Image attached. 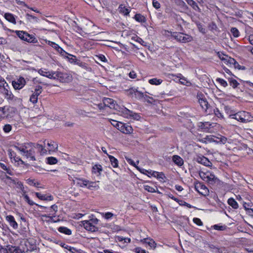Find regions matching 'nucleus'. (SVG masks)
Wrapping results in <instances>:
<instances>
[{"mask_svg": "<svg viewBox=\"0 0 253 253\" xmlns=\"http://www.w3.org/2000/svg\"><path fill=\"white\" fill-rule=\"evenodd\" d=\"M42 144L33 143H24L20 146H14V148L21 152V155L30 161H36L35 149H37L41 155L46 154L47 150Z\"/></svg>", "mask_w": 253, "mask_h": 253, "instance_id": "1", "label": "nucleus"}, {"mask_svg": "<svg viewBox=\"0 0 253 253\" xmlns=\"http://www.w3.org/2000/svg\"><path fill=\"white\" fill-rule=\"evenodd\" d=\"M6 178L9 180H10L11 183L15 184L16 185V187L18 189H19L21 190L22 192V196L24 197L25 200L28 203V204L30 206H33V205H36L37 206L40 207L41 208H44L43 206L39 205L35 202H34L33 201L30 200L29 197L26 194V191L24 190V188L23 183L18 180V179H12L11 177L9 176H6Z\"/></svg>", "mask_w": 253, "mask_h": 253, "instance_id": "2", "label": "nucleus"}, {"mask_svg": "<svg viewBox=\"0 0 253 253\" xmlns=\"http://www.w3.org/2000/svg\"><path fill=\"white\" fill-rule=\"evenodd\" d=\"M98 222L99 220L92 215L91 217H89V219L82 221L81 222L86 230L94 232L98 230V227H97Z\"/></svg>", "mask_w": 253, "mask_h": 253, "instance_id": "3", "label": "nucleus"}, {"mask_svg": "<svg viewBox=\"0 0 253 253\" xmlns=\"http://www.w3.org/2000/svg\"><path fill=\"white\" fill-rule=\"evenodd\" d=\"M229 117L243 123L253 120V116L250 113L246 111H240L235 114H230Z\"/></svg>", "mask_w": 253, "mask_h": 253, "instance_id": "4", "label": "nucleus"}, {"mask_svg": "<svg viewBox=\"0 0 253 253\" xmlns=\"http://www.w3.org/2000/svg\"><path fill=\"white\" fill-rule=\"evenodd\" d=\"M171 36L177 42L187 43L193 41V37L188 34L180 32H171Z\"/></svg>", "mask_w": 253, "mask_h": 253, "instance_id": "5", "label": "nucleus"}, {"mask_svg": "<svg viewBox=\"0 0 253 253\" xmlns=\"http://www.w3.org/2000/svg\"><path fill=\"white\" fill-rule=\"evenodd\" d=\"M119 111L122 116L127 119L138 121L141 118L139 114L133 112L125 107L120 108Z\"/></svg>", "mask_w": 253, "mask_h": 253, "instance_id": "6", "label": "nucleus"}, {"mask_svg": "<svg viewBox=\"0 0 253 253\" xmlns=\"http://www.w3.org/2000/svg\"><path fill=\"white\" fill-rule=\"evenodd\" d=\"M198 126L203 131L212 132L214 131L213 128L218 126L219 125L214 123L205 122L198 123Z\"/></svg>", "mask_w": 253, "mask_h": 253, "instance_id": "7", "label": "nucleus"}, {"mask_svg": "<svg viewBox=\"0 0 253 253\" xmlns=\"http://www.w3.org/2000/svg\"><path fill=\"white\" fill-rule=\"evenodd\" d=\"M45 84H41L35 86L34 92L30 96V101L33 104H35L38 101V96L42 93V88L45 86Z\"/></svg>", "mask_w": 253, "mask_h": 253, "instance_id": "8", "label": "nucleus"}, {"mask_svg": "<svg viewBox=\"0 0 253 253\" xmlns=\"http://www.w3.org/2000/svg\"><path fill=\"white\" fill-rule=\"evenodd\" d=\"M200 177L204 181L212 184L216 179L214 174L209 171L206 172L201 171L199 173Z\"/></svg>", "mask_w": 253, "mask_h": 253, "instance_id": "9", "label": "nucleus"}, {"mask_svg": "<svg viewBox=\"0 0 253 253\" xmlns=\"http://www.w3.org/2000/svg\"><path fill=\"white\" fill-rule=\"evenodd\" d=\"M6 84V86H8L7 84L5 82V80H0V85H3V87L1 88L2 91V93L5 96V98L8 100H12L14 99V96L13 95L12 92L9 91L7 88H5L4 84Z\"/></svg>", "mask_w": 253, "mask_h": 253, "instance_id": "10", "label": "nucleus"}, {"mask_svg": "<svg viewBox=\"0 0 253 253\" xmlns=\"http://www.w3.org/2000/svg\"><path fill=\"white\" fill-rule=\"evenodd\" d=\"M129 93L132 95V97L143 101L144 98H147V95L144 94L142 92L137 90L136 88H132L129 89Z\"/></svg>", "mask_w": 253, "mask_h": 253, "instance_id": "11", "label": "nucleus"}, {"mask_svg": "<svg viewBox=\"0 0 253 253\" xmlns=\"http://www.w3.org/2000/svg\"><path fill=\"white\" fill-rule=\"evenodd\" d=\"M43 142L44 145L43 146H45V147H44L45 148L47 145V149L46 150H47V151H48L49 152V153L51 152L55 151L58 148L57 144L53 141L50 140L46 141V140H44Z\"/></svg>", "mask_w": 253, "mask_h": 253, "instance_id": "12", "label": "nucleus"}, {"mask_svg": "<svg viewBox=\"0 0 253 253\" xmlns=\"http://www.w3.org/2000/svg\"><path fill=\"white\" fill-rule=\"evenodd\" d=\"M118 129L125 134H130L133 131V128L131 126L128 124H124L122 122L120 124Z\"/></svg>", "mask_w": 253, "mask_h": 253, "instance_id": "13", "label": "nucleus"}, {"mask_svg": "<svg viewBox=\"0 0 253 253\" xmlns=\"http://www.w3.org/2000/svg\"><path fill=\"white\" fill-rule=\"evenodd\" d=\"M196 191L200 194L206 196L209 193L208 188L202 183H198L195 185Z\"/></svg>", "mask_w": 253, "mask_h": 253, "instance_id": "14", "label": "nucleus"}, {"mask_svg": "<svg viewBox=\"0 0 253 253\" xmlns=\"http://www.w3.org/2000/svg\"><path fill=\"white\" fill-rule=\"evenodd\" d=\"M103 102L104 106L109 107L110 109L118 110V105L116 104V102L113 99L109 98H104Z\"/></svg>", "mask_w": 253, "mask_h": 253, "instance_id": "15", "label": "nucleus"}, {"mask_svg": "<svg viewBox=\"0 0 253 253\" xmlns=\"http://www.w3.org/2000/svg\"><path fill=\"white\" fill-rule=\"evenodd\" d=\"M197 99L201 107L206 111L208 109L209 104L204 95L202 93L198 94Z\"/></svg>", "mask_w": 253, "mask_h": 253, "instance_id": "16", "label": "nucleus"}, {"mask_svg": "<svg viewBox=\"0 0 253 253\" xmlns=\"http://www.w3.org/2000/svg\"><path fill=\"white\" fill-rule=\"evenodd\" d=\"M26 84L25 80H12V84L15 89L22 88Z\"/></svg>", "mask_w": 253, "mask_h": 253, "instance_id": "17", "label": "nucleus"}, {"mask_svg": "<svg viewBox=\"0 0 253 253\" xmlns=\"http://www.w3.org/2000/svg\"><path fill=\"white\" fill-rule=\"evenodd\" d=\"M6 221L13 229H17L18 228V225L15 220L14 217L11 215H7L5 217Z\"/></svg>", "mask_w": 253, "mask_h": 253, "instance_id": "18", "label": "nucleus"}, {"mask_svg": "<svg viewBox=\"0 0 253 253\" xmlns=\"http://www.w3.org/2000/svg\"><path fill=\"white\" fill-rule=\"evenodd\" d=\"M36 196L40 200L43 201H52L53 197L51 195L42 194L41 193L36 192Z\"/></svg>", "mask_w": 253, "mask_h": 253, "instance_id": "19", "label": "nucleus"}, {"mask_svg": "<svg viewBox=\"0 0 253 253\" xmlns=\"http://www.w3.org/2000/svg\"><path fill=\"white\" fill-rule=\"evenodd\" d=\"M197 162L207 167H210L211 165V163L207 158L204 156L198 157L197 158Z\"/></svg>", "mask_w": 253, "mask_h": 253, "instance_id": "20", "label": "nucleus"}, {"mask_svg": "<svg viewBox=\"0 0 253 253\" xmlns=\"http://www.w3.org/2000/svg\"><path fill=\"white\" fill-rule=\"evenodd\" d=\"M74 181L77 185L82 187H86L88 183V180L83 178H76Z\"/></svg>", "mask_w": 253, "mask_h": 253, "instance_id": "21", "label": "nucleus"}, {"mask_svg": "<svg viewBox=\"0 0 253 253\" xmlns=\"http://www.w3.org/2000/svg\"><path fill=\"white\" fill-rule=\"evenodd\" d=\"M98 183L99 181L92 182L88 180V183L87 184L86 188L90 190H97L99 188Z\"/></svg>", "mask_w": 253, "mask_h": 253, "instance_id": "22", "label": "nucleus"}, {"mask_svg": "<svg viewBox=\"0 0 253 253\" xmlns=\"http://www.w3.org/2000/svg\"><path fill=\"white\" fill-rule=\"evenodd\" d=\"M8 253H24L20 249L16 247H8Z\"/></svg>", "mask_w": 253, "mask_h": 253, "instance_id": "23", "label": "nucleus"}, {"mask_svg": "<svg viewBox=\"0 0 253 253\" xmlns=\"http://www.w3.org/2000/svg\"><path fill=\"white\" fill-rule=\"evenodd\" d=\"M4 18L9 22L15 24L16 23V20L11 13H6L4 14Z\"/></svg>", "mask_w": 253, "mask_h": 253, "instance_id": "24", "label": "nucleus"}, {"mask_svg": "<svg viewBox=\"0 0 253 253\" xmlns=\"http://www.w3.org/2000/svg\"><path fill=\"white\" fill-rule=\"evenodd\" d=\"M172 161L175 164L180 166L183 164V161L182 159L177 155H174L173 156Z\"/></svg>", "mask_w": 253, "mask_h": 253, "instance_id": "25", "label": "nucleus"}, {"mask_svg": "<svg viewBox=\"0 0 253 253\" xmlns=\"http://www.w3.org/2000/svg\"><path fill=\"white\" fill-rule=\"evenodd\" d=\"M58 230L59 232L64 233L67 235H70L72 234V231L66 227H59L58 229Z\"/></svg>", "mask_w": 253, "mask_h": 253, "instance_id": "26", "label": "nucleus"}, {"mask_svg": "<svg viewBox=\"0 0 253 253\" xmlns=\"http://www.w3.org/2000/svg\"><path fill=\"white\" fill-rule=\"evenodd\" d=\"M102 171V168L100 165H95L92 167V171L93 173L100 174Z\"/></svg>", "mask_w": 253, "mask_h": 253, "instance_id": "27", "label": "nucleus"}, {"mask_svg": "<svg viewBox=\"0 0 253 253\" xmlns=\"http://www.w3.org/2000/svg\"><path fill=\"white\" fill-rule=\"evenodd\" d=\"M228 204L234 209L238 208V204L235 200L232 198H230L228 200Z\"/></svg>", "mask_w": 253, "mask_h": 253, "instance_id": "28", "label": "nucleus"}, {"mask_svg": "<svg viewBox=\"0 0 253 253\" xmlns=\"http://www.w3.org/2000/svg\"><path fill=\"white\" fill-rule=\"evenodd\" d=\"M141 242L143 243H146V244H148L150 247H155V242L150 239L148 238H144L141 240Z\"/></svg>", "mask_w": 253, "mask_h": 253, "instance_id": "29", "label": "nucleus"}, {"mask_svg": "<svg viewBox=\"0 0 253 253\" xmlns=\"http://www.w3.org/2000/svg\"><path fill=\"white\" fill-rule=\"evenodd\" d=\"M109 158L111 165L114 168H117L118 167V161L114 156L109 155Z\"/></svg>", "mask_w": 253, "mask_h": 253, "instance_id": "30", "label": "nucleus"}, {"mask_svg": "<svg viewBox=\"0 0 253 253\" xmlns=\"http://www.w3.org/2000/svg\"><path fill=\"white\" fill-rule=\"evenodd\" d=\"M57 162V159L54 157H49L46 158V163L49 165L56 164Z\"/></svg>", "mask_w": 253, "mask_h": 253, "instance_id": "31", "label": "nucleus"}, {"mask_svg": "<svg viewBox=\"0 0 253 253\" xmlns=\"http://www.w3.org/2000/svg\"><path fill=\"white\" fill-rule=\"evenodd\" d=\"M187 3L191 6L195 10H197L198 9H199V7H198V5L196 3L195 1L193 0H186Z\"/></svg>", "mask_w": 253, "mask_h": 253, "instance_id": "32", "label": "nucleus"}, {"mask_svg": "<svg viewBox=\"0 0 253 253\" xmlns=\"http://www.w3.org/2000/svg\"><path fill=\"white\" fill-rule=\"evenodd\" d=\"M226 59V62H225V63L227 64H229L230 66H233L234 63H235L236 60L229 56H225V57Z\"/></svg>", "mask_w": 253, "mask_h": 253, "instance_id": "33", "label": "nucleus"}, {"mask_svg": "<svg viewBox=\"0 0 253 253\" xmlns=\"http://www.w3.org/2000/svg\"><path fill=\"white\" fill-rule=\"evenodd\" d=\"M15 33L21 40H24V39H26V38H25V35L27 34L26 32L23 31H16Z\"/></svg>", "mask_w": 253, "mask_h": 253, "instance_id": "34", "label": "nucleus"}, {"mask_svg": "<svg viewBox=\"0 0 253 253\" xmlns=\"http://www.w3.org/2000/svg\"><path fill=\"white\" fill-rule=\"evenodd\" d=\"M134 19L139 22H144L145 21V17L140 14H135L134 16Z\"/></svg>", "mask_w": 253, "mask_h": 253, "instance_id": "35", "label": "nucleus"}, {"mask_svg": "<svg viewBox=\"0 0 253 253\" xmlns=\"http://www.w3.org/2000/svg\"><path fill=\"white\" fill-rule=\"evenodd\" d=\"M243 207L249 213H253V210L251 208V203H244L243 204Z\"/></svg>", "mask_w": 253, "mask_h": 253, "instance_id": "36", "label": "nucleus"}, {"mask_svg": "<svg viewBox=\"0 0 253 253\" xmlns=\"http://www.w3.org/2000/svg\"><path fill=\"white\" fill-rule=\"evenodd\" d=\"M156 175L155 177L159 179L161 181H164V179L166 178L163 172H154Z\"/></svg>", "mask_w": 253, "mask_h": 253, "instance_id": "37", "label": "nucleus"}, {"mask_svg": "<svg viewBox=\"0 0 253 253\" xmlns=\"http://www.w3.org/2000/svg\"><path fill=\"white\" fill-rule=\"evenodd\" d=\"M39 73L42 75V76L48 78L49 79H51L52 76H51V74L46 71H43L42 70H40L39 71Z\"/></svg>", "mask_w": 253, "mask_h": 253, "instance_id": "38", "label": "nucleus"}, {"mask_svg": "<svg viewBox=\"0 0 253 253\" xmlns=\"http://www.w3.org/2000/svg\"><path fill=\"white\" fill-rule=\"evenodd\" d=\"M213 113L214 115L219 119H224L223 115L222 113L219 110L218 108H215L213 110Z\"/></svg>", "mask_w": 253, "mask_h": 253, "instance_id": "39", "label": "nucleus"}, {"mask_svg": "<svg viewBox=\"0 0 253 253\" xmlns=\"http://www.w3.org/2000/svg\"><path fill=\"white\" fill-rule=\"evenodd\" d=\"M102 216L106 219H109L112 218L114 214L111 212H107L105 213H102Z\"/></svg>", "mask_w": 253, "mask_h": 253, "instance_id": "40", "label": "nucleus"}, {"mask_svg": "<svg viewBox=\"0 0 253 253\" xmlns=\"http://www.w3.org/2000/svg\"><path fill=\"white\" fill-rule=\"evenodd\" d=\"M230 32L234 37L237 38L239 36V31L236 28H232Z\"/></svg>", "mask_w": 253, "mask_h": 253, "instance_id": "41", "label": "nucleus"}, {"mask_svg": "<svg viewBox=\"0 0 253 253\" xmlns=\"http://www.w3.org/2000/svg\"><path fill=\"white\" fill-rule=\"evenodd\" d=\"M46 42L50 46H52L53 48H54L55 49L57 50L58 49H59V46L58 44H56V43L51 42L50 41H46Z\"/></svg>", "mask_w": 253, "mask_h": 253, "instance_id": "42", "label": "nucleus"}, {"mask_svg": "<svg viewBox=\"0 0 253 253\" xmlns=\"http://www.w3.org/2000/svg\"><path fill=\"white\" fill-rule=\"evenodd\" d=\"M12 129V126L9 124H6L3 126V130L5 133L9 132Z\"/></svg>", "mask_w": 253, "mask_h": 253, "instance_id": "43", "label": "nucleus"}, {"mask_svg": "<svg viewBox=\"0 0 253 253\" xmlns=\"http://www.w3.org/2000/svg\"><path fill=\"white\" fill-rule=\"evenodd\" d=\"M109 121H110V122L111 123V124H112V125H113L114 127H115L117 129H118L119 126H120V124H121V122H118L117 121H115L114 120H111V119H110Z\"/></svg>", "mask_w": 253, "mask_h": 253, "instance_id": "44", "label": "nucleus"}, {"mask_svg": "<svg viewBox=\"0 0 253 253\" xmlns=\"http://www.w3.org/2000/svg\"><path fill=\"white\" fill-rule=\"evenodd\" d=\"M144 188L145 190L149 192L154 193L156 192L155 188L150 186L144 185Z\"/></svg>", "mask_w": 253, "mask_h": 253, "instance_id": "45", "label": "nucleus"}, {"mask_svg": "<svg viewBox=\"0 0 253 253\" xmlns=\"http://www.w3.org/2000/svg\"><path fill=\"white\" fill-rule=\"evenodd\" d=\"M8 153L9 157H10V158L11 160V162H13L12 160L14 158V157L16 155V153L13 151H12L11 149H9L8 150Z\"/></svg>", "mask_w": 253, "mask_h": 253, "instance_id": "46", "label": "nucleus"}, {"mask_svg": "<svg viewBox=\"0 0 253 253\" xmlns=\"http://www.w3.org/2000/svg\"><path fill=\"white\" fill-rule=\"evenodd\" d=\"M25 38H26V39H24V41H27L29 42H31L33 41V37L27 33L26 34Z\"/></svg>", "mask_w": 253, "mask_h": 253, "instance_id": "47", "label": "nucleus"}, {"mask_svg": "<svg viewBox=\"0 0 253 253\" xmlns=\"http://www.w3.org/2000/svg\"><path fill=\"white\" fill-rule=\"evenodd\" d=\"M96 58L102 62H107V60L104 55L99 54V55L96 56Z\"/></svg>", "mask_w": 253, "mask_h": 253, "instance_id": "48", "label": "nucleus"}, {"mask_svg": "<svg viewBox=\"0 0 253 253\" xmlns=\"http://www.w3.org/2000/svg\"><path fill=\"white\" fill-rule=\"evenodd\" d=\"M147 98H144L143 101H147L148 103L150 104L154 103L155 100L151 97H150L148 95H147Z\"/></svg>", "mask_w": 253, "mask_h": 253, "instance_id": "49", "label": "nucleus"}, {"mask_svg": "<svg viewBox=\"0 0 253 253\" xmlns=\"http://www.w3.org/2000/svg\"><path fill=\"white\" fill-rule=\"evenodd\" d=\"M5 108V107H0V117L1 118H4L6 116Z\"/></svg>", "mask_w": 253, "mask_h": 253, "instance_id": "50", "label": "nucleus"}, {"mask_svg": "<svg viewBox=\"0 0 253 253\" xmlns=\"http://www.w3.org/2000/svg\"><path fill=\"white\" fill-rule=\"evenodd\" d=\"M229 81L230 85L232 86L233 88H236L239 84V83L237 82V80H229Z\"/></svg>", "mask_w": 253, "mask_h": 253, "instance_id": "51", "label": "nucleus"}, {"mask_svg": "<svg viewBox=\"0 0 253 253\" xmlns=\"http://www.w3.org/2000/svg\"><path fill=\"white\" fill-rule=\"evenodd\" d=\"M227 142V139L226 137L220 135V140H218V142L220 144H224Z\"/></svg>", "mask_w": 253, "mask_h": 253, "instance_id": "52", "label": "nucleus"}, {"mask_svg": "<svg viewBox=\"0 0 253 253\" xmlns=\"http://www.w3.org/2000/svg\"><path fill=\"white\" fill-rule=\"evenodd\" d=\"M178 82L183 85L186 86H190L191 85V83L188 80H177Z\"/></svg>", "mask_w": 253, "mask_h": 253, "instance_id": "53", "label": "nucleus"}, {"mask_svg": "<svg viewBox=\"0 0 253 253\" xmlns=\"http://www.w3.org/2000/svg\"><path fill=\"white\" fill-rule=\"evenodd\" d=\"M193 222L197 225L201 226L203 225V222H202L200 218L195 217L193 218Z\"/></svg>", "mask_w": 253, "mask_h": 253, "instance_id": "54", "label": "nucleus"}, {"mask_svg": "<svg viewBox=\"0 0 253 253\" xmlns=\"http://www.w3.org/2000/svg\"><path fill=\"white\" fill-rule=\"evenodd\" d=\"M13 162H17L18 164H19V163H20L21 164H24V162L21 160V159L19 157H16V155L14 157V158L13 159Z\"/></svg>", "mask_w": 253, "mask_h": 253, "instance_id": "55", "label": "nucleus"}, {"mask_svg": "<svg viewBox=\"0 0 253 253\" xmlns=\"http://www.w3.org/2000/svg\"><path fill=\"white\" fill-rule=\"evenodd\" d=\"M162 80H149V83L151 84L159 85L162 83Z\"/></svg>", "mask_w": 253, "mask_h": 253, "instance_id": "56", "label": "nucleus"}, {"mask_svg": "<svg viewBox=\"0 0 253 253\" xmlns=\"http://www.w3.org/2000/svg\"><path fill=\"white\" fill-rule=\"evenodd\" d=\"M126 160L129 164L136 168V165H135L134 162L131 159H130L128 157H126Z\"/></svg>", "mask_w": 253, "mask_h": 253, "instance_id": "57", "label": "nucleus"}, {"mask_svg": "<svg viewBox=\"0 0 253 253\" xmlns=\"http://www.w3.org/2000/svg\"><path fill=\"white\" fill-rule=\"evenodd\" d=\"M152 4H153V6L156 9H159L160 7V4L157 0H153Z\"/></svg>", "mask_w": 253, "mask_h": 253, "instance_id": "58", "label": "nucleus"}, {"mask_svg": "<svg viewBox=\"0 0 253 253\" xmlns=\"http://www.w3.org/2000/svg\"><path fill=\"white\" fill-rule=\"evenodd\" d=\"M213 227L214 229L220 231L223 230L225 229V227L224 226H220L217 224L213 225Z\"/></svg>", "mask_w": 253, "mask_h": 253, "instance_id": "59", "label": "nucleus"}, {"mask_svg": "<svg viewBox=\"0 0 253 253\" xmlns=\"http://www.w3.org/2000/svg\"><path fill=\"white\" fill-rule=\"evenodd\" d=\"M69 55L70 56H71V57H68L69 62L71 63H76V56H74L73 55H71V54H69Z\"/></svg>", "mask_w": 253, "mask_h": 253, "instance_id": "60", "label": "nucleus"}, {"mask_svg": "<svg viewBox=\"0 0 253 253\" xmlns=\"http://www.w3.org/2000/svg\"><path fill=\"white\" fill-rule=\"evenodd\" d=\"M220 140V135H219V136H213L211 138V140L212 142H216V143H219V142H218V140Z\"/></svg>", "mask_w": 253, "mask_h": 253, "instance_id": "61", "label": "nucleus"}, {"mask_svg": "<svg viewBox=\"0 0 253 253\" xmlns=\"http://www.w3.org/2000/svg\"><path fill=\"white\" fill-rule=\"evenodd\" d=\"M121 11L126 15H128L130 12V10L126 8H123Z\"/></svg>", "mask_w": 253, "mask_h": 253, "instance_id": "62", "label": "nucleus"}, {"mask_svg": "<svg viewBox=\"0 0 253 253\" xmlns=\"http://www.w3.org/2000/svg\"><path fill=\"white\" fill-rule=\"evenodd\" d=\"M135 250L136 253H146L145 250H142L140 248H136Z\"/></svg>", "mask_w": 253, "mask_h": 253, "instance_id": "63", "label": "nucleus"}, {"mask_svg": "<svg viewBox=\"0 0 253 253\" xmlns=\"http://www.w3.org/2000/svg\"><path fill=\"white\" fill-rule=\"evenodd\" d=\"M129 77L131 79H134L136 77V74L134 71H131L128 74Z\"/></svg>", "mask_w": 253, "mask_h": 253, "instance_id": "64", "label": "nucleus"}]
</instances>
